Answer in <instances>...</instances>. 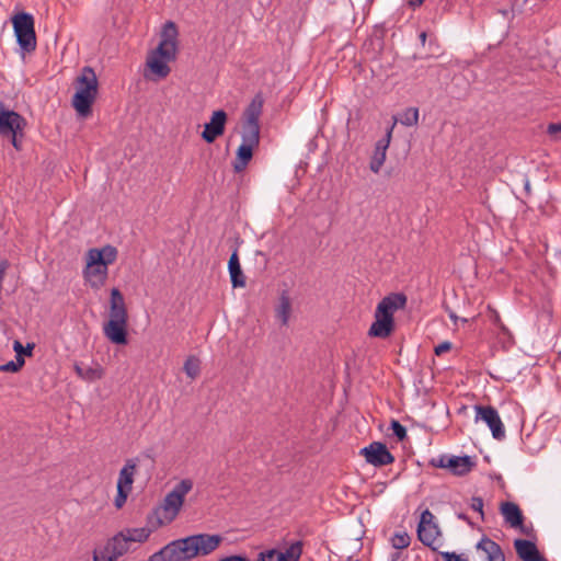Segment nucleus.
Listing matches in <instances>:
<instances>
[{
	"instance_id": "nucleus-1",
	"label": "nucleus",
	"mask_w": 561,
	"mask_h": 561,
	"mask_svg": "<svg viewBox=\"0 0 561 561\" xmlns=\"http://www.w3.org/2000/svg\"><path fill=\"white\" fill-rule=\"evenodd\" d=\"M224 537L219 534H196L172 540L159 551L151 554L148 561H191L198 556L214 552Z\"/></svg>"
},
{
	"instance_id": "nucleus-2",
	"label": "nucleus",
	"mask_w": 561,
	"mask_h": 561,
	"mask_svg": "<svg viewBox=\"0 0 561 561\" xmlns=\"http://www.w3.org/2000/svg\"><path fill=\"white\" fill-rule=\"evenodd\" d=\"M178 28L174 22L168 21L161 32V41L147 57V66L159 78L169 76L168 62L175 60L178 53Z\"/></svg>"
},
{
	"instance_id": "nucleus-3",
	"label": "nucleus",
	"mask_w": 561,
	"mask_h": 561,
	"mask_svg": "<svg viewBox=\"0 0 561 561\" xmlns=\"http://www.w3.org/2000/svg\"><path fill=\"white\" fill-rule=\"evenodd\" d=\"M117 257V249L105 245L102 249H90L87 255L85 280L94 289L101 288L107 278V265Z\"/></svg>"
},
{
	"instance_id": "nucleus-4",
	"label": "nucleus",
	"mask_w": 561,
	"mask_h": 561,
	"mask_svg": "<svg viewBox=\"0 0 561 561\" xmlns=\"http://www.w3.org/2000/svg\"><path fill=\"white\" fill-rule=\"evenodd\" d=\"M98 78L90 66L82 68L76 79V93L72 96V106L81 117H88L92 113V104L98 95Z\"/></svg>"
},
{
	"instance_id": "nucleus-5",
	"label": "nucleus",
	"mask_w": 561,
	"mask_h": 561,
	"mask_svg": "<svg viewBox=\"0 0 561 561\" xmlns=\"http://www.w3.org/2000/svg\"><path fill=\"white\" fill-rule=\"evenodd\" d=\"M12 24L20 47L26 53L35 50L36 34L33 15L26 12L18 13L12 18Z\"/></svg>"
},
{
	"instance_id": "nucleus-6",
	"label": "nucleus",
	"mask_w": 561,
	"mask_h": 561,
	"mask_svg": "<svg viewBox=\"0 0 561 561\" xmlns=\"http://www.w3.org/2000/svg\"><path fill=\"white\" fill-rule=\"evenodd\" d=\"M434 515L425 510L421 514L420 523L417 525V538L426 547L433 551H437L442 546L439 536V527L433 522Z\"/></svg>"
},
{
	"instance_id": "nucleus-7",
	"label": "nucleus",
	"mask_w": 561,
	"mask_h": 561,
	"mask_svg": "<svg viewBox=\"0 0 561 561\" xmlns=\"http://www.w3.org/2000/svg\"><path fill=\"white\" fill-rule=\"evenodd\" d=\"M476 422L483 421L492 432L493 438L502 440L505 438V428L495 408L491 405H474Z\"/></svg>"
},
{
	"instance_id": "nucleus-8",
	"label": "nucleus",
	"mask_w": 561,
	"mask_h": 561,
	"mask_svg": "<svg viewBox=\"0 0 561 561\" xmlns=\"http://www.w3.org/2000/svg\"><path fill=\"white\" fill-rule=\"evenodd\" d=\"M242 144L239 146L237 150V156L233 161V170L239 173L243 171L248 163L251 161L253 157V150L260 144V136L254 134H248L242 131Z\"/></svg>"
},
{
	"instance_id": "nucleus-9",
	"label": "nucleus",
	"mask_w": 561,
	"mask_h": 561,
	"mask_svg": "<svg viewBox=\"0 0 561 561\" xmlns=\"http://www.w3.org/2000/svg\"><path fill=\"white\" fill-rule=\"evenodd\" d=\"M25 126L26 119L0 101V136H10L15 131H23Z\"/></svg>"
},
{
	"instance_id": "nucleus-10",
	"label": "nucleus",
	"mask_w": 561,
	"mask_h": 561,
	"mask_svg": "<svg viewBox=\"0 0 561 561\" xmlns=\"http://www.w3.org/2000/svg\"><path fill=\"white\" fill-rule=\"evenodd\" d=\"M264 100L262 94H256L244 111L242 131L260 136V116L262 114Z\"/></svg>"
},
{
	"instance_id": "nucleus-11",
	"label": "nucleus",
	"mask_w": 561,
	"mask_h": 561,
	"mask_svg": "<svg viewBox=\"0 0 561 561\" xmlns=\"http://www.w3.org/2000/svg\"><path fill=\"white\" fill-rule=\"evenodd\" d=\"M407 305V296L401 293L390 294L377 305L375 318L393 321V313L403 309Z\"/></svg>"
},
{
	"instance_id": "nucleus-12",
	"label": "nucleus",
	"mask_w": 561,
	"mask_h": 561,
	"mask_svg": "<svg viewBox=\"0 0 561 561\" xmlns=\"http://www.w3.org/2000/svg\"><path fill=\"white\" fill-rule=\"evenodd\" d=\"M366 461L375 467H382L394 461V457L388 450L386 444L373 442L360 450Z\"/></svg>"
},
{
	"instance_id": "nucleus-13",
	"label": "nucleus",
	"mask_w": 561,
	"mask_h": 561,
	"mask_svg": "<svg viewBox=\"0 0 561 561\" xmlns=\"http://www.w3.org/2000/svg\"><path fill=\"white\" fill-rule=\"evenodd\" d=\"M398 119L393 117L392 125L387 129L386 135L379 139L374 149V153L371 156L370 162H369V169L374 173H379L381 167L383 165L387 157V150L389 148L391 138H392V131L397 124Z\"/></svg>"
},
{
	"instance_id": "nucleus-14",
	"label": "nucleus",
	"mask_w": 561,
	"mask_h": 561,
	"mask_svg": "<svg viewBox=\"0 0 561 561\" xmlns=\"http://www.w3.org/2000/svg\"><path fill=\"white\" fill-rule=\"evenodd\" d=\"M227 118V113L224 110L213 112L210 121L204 126L202 138L207 144H213L218 137L222 136Z\"/></svg>"
},
{
	"instance_id": "nucleus-15",
	"label": "nucleus",
	"mask_w": 561,
	"mask_h": 561,
	"mask_svg": "<svg viewBox=\"0 0 561 561\" xmlns=\"http://www.w3.org/2000/svg\"><path fill=\"white\" fill-rule=\"evenodd\" d=\"M302 553V542L291 543L284 552L276 549L260 552L259 561H298Z\"/></svg>"
},
{
	"instance_id": "nucleus-16",
	"label": "nucleus",
	"mask_w": 561,
	"mask_h": 561,
	"mask_svg": "<svg viewBox=\"0 0 561 561\" xmlns=\"http://www.w3.org/2000/svg\"><path fill=\"white\" fill-rule=\"evenodd\" d=\"M476 551L482 561H505L501 546L486 536L477 542Z\"/></svg>"
},
{
	"instance_id": "nucleus-17",
	"label": "nucleus",
	"mask_w": 561,
	"mask_h": 561,
	"mask_svg": "<svg viewBox=\"0 0 561 561\" xmlns=\"http://www.w3.org/2000/svg\"><path fill=\"white\" fill-rule=\"evenodd\" d=\"M514 548L518 558L522 561H547V559L539 552L535 542L527 539H515Z\"/></svg>"
},
{
	"instance_id": "nucleus-18",
	"label": "nucleus",
	"mask_w": 561,
	"mask_h": 561,
	"mask_svg": "<svg viewBox=\"0 0 561 561\" xmlns=\"http://www.w3.org/2000/svg\"><path fill=\"white\" fill-rule=\"evenodd\" d=\"M127 323L128 321L108 320L104 325L105 336L115 344L124 345L127 343Z\"/></svg>"
},
{
	"instance_id": "nucleus-19",
	"label": "nucleus",
	"mask_w": 561,
	"mask_h": 561,
	"mask_svg": "<svg viewBox=\"0 0 561 561\" xmlns=\"http://www.w3.org/2000/svg\"><path fill=\"white\" fill-rule=\"evenodd\" d=\"M110 320L128 321L125 299L118 288H113L111 290Z\"/></svg>"
},
{
	"instance_id": "nucleus-20",
	"label": "nucleus",
	"mask_w": 561,
	"mask_h": 561,
	"mask_svg": "<svg viewBox=\"0 0 561 561\" xmlns=\"http://www.w3.org/2000/svg\"><path fill=\"white\" fill-rule=\"evenodd\" d=\"M448 470L454 476L463 477L472 471L476 467V461L470 456H450L448 459Z\"/></svg>"
},
{
	"instance_id": "nucleus-21",
	"label": "nucleus",
	"mask_w": 561,
	"mask_h": 561,
	"mask_svg": "<svg viewBox=\"0 0 561 561\" xmlns=\"http://www.w3.org/2000/svg\"><path fill=\"white\" fill-rule=\"evenodd\" d=\"M501 513L511 527H522L524 522L523 513L519 506L513 502H504L501 504Z\"/></svg>"
},
{
	"instance_id": "nucleus-22",
	"label": "nucleus",
	"mask_w": 561,
	"mask_h": 561,
	"mask_svg": "<svg viewBox=\"0 0 561 561\" xmlns=\"http://www.w3.org/2000/svg\"><path fill=\"white\" fill-rule=\"evenodd\" d=\"M228 271L230 275V280L233 288L244 287L245 286V277L241 270V265L238 256V249H234L232 254L230 255L228 262Z\"/></svg>"
},
{
	"instance_id": "nucleus-23",
	"label": "nucleus",
	"mask_w": 561,
	"mask_h": 561,
	"mask_svg": "<svg viewBox=\"0 0 561 561\" xmlns=\"http://www.w3.org/2000/svg\"><path fill=\"white\" fill-rule=\"evenodd\" d=\"M136 467H137V463L134 459H128L126 461V463L119 471V476H118V480H117V489L131 491V485L134 482Z\"/></svg>"
},
{
	"instance_id": "nucleus-24",
	"label": "nucleus",
	"mask_w": 561,
	"mask_h": 561,
	"mask_svg": "<svg viewBox=\"0 0 561 561\" xmlns=\"http://www.w3.org/2000/svg\"><path fill=\"white\" fill-rule=\"evenodd\" d=\"M291 313V301L286 290H283L279 296L278 305L275 308V316L280 321L282 325H287Z\"/></svg>"
},
{
	"instance_id": "nucleus-25",
	"label": "nucleus",
	"mask_w": 561,
	"mask_h": 561,
	"mask_svg": "<svg viewBox=\"0 0 561 561\" xmlns=\"http://www.w3.org/2000/svg\"><path fill=\"white\" fill-rule=\"evenodd\" d=\"M129 545L125 533L121 531L106 543V547L112 551L113 557L118 559L129 550Z\"/></svg>"
},
{
	"instance_id": "nucleus-26",
	"label": "nucleus",
	"mask_w": 561,
	"mask_h": 561,
	"mask_svg": "<svg viewBox=\"0 0 561 561\" xmlns=\"http://www.w3.org/2000/svg\"><path fill=\"white\" fill-rule=\"evenodd\" d=\"M394 329V322L375 318V321L369 328L368 335L374 337L386 339Z\"/></svg>"
},
{
	"instance_id": "nucleus-27",
	"label": "nucleus",
	"mask_w": 561,
	"mask_h": 561,
	"mask_svg": "<svg viewBox=\"0 0 561 561\" xmlns=\"http://www.w3.org/2000/svg\"><path fill=\"white\" fill-rule=\"evenodd\" d=\"M76 374L85 381H95L103 377L104 373L101 366L83 367L81 364H75Z\"/></svg>"
},
{
	"instance_id": "nucleus-28",
	"label": "nucleus",
	"mask_w": 561,
	"mask_h": 561,
	"mask_svg": "<svg viewBox=\"0 0 561 561\" xmlns=\"http://www.w3.org/2000/svg\"><path fill=\"white\" fill-rule=\"evenodd\" d=\"M13 350L16 353L15 359L14 360H10V362H8V363H5L3 365H0V371H3V373H16V371H19L23 367L25 360H24V357L21 356V350H22L21 342L14 341Z\"/></svg>"
},
{
	"instance_id": "nucleus-29",
	"label": "nucleus",
	"mask_w": 561,
	"mask_h": 561,
	"mask_svg": "<svg viewBox=\"0 0 561 561\" xmlns=\"http://www.w3.org/2000/svg\"><path fill=\"white\" fill-rule=\"evenodd\" d=\"M183 502L184 501L175 495V493L169 492L167 494L163 503V511L169 515V520H172L178 515Z\"/></svg>"
},
{
	"instance_id": "nucleus-30",
	"label": "nucleus",
	"mask_w": 561,
	"mask_h": 561,
	"mask_svg": "<svg viewBox=\"0 0 561 561\" xmlns=\"http://www.w3.org/2000/svg\"><path fill=\"white\" fill-rule=\"evenodd\" d=\"M183 370L191 379H195L201 374V360L196 356H188L184 363Z\"/></svg>"
},
{
	"instance_id": "nucleus-31",
	"label": "nucleus",
	"mask_w": 561,
	"mask_h": 561,
	"mask_svg": "<svg viewBox=\"0 0 561 561\" xmlns=\"http://www.w3.org/2000/svg\"><path fill=\"white\" fill-rule=\"evenodd\" d=\"M400 123L404 126L411 127L417 125L419 122V108L408 107L400 115Z\"/></svg>"
},
{
	"instance_id": "nucleus-32",
	"label": "nucleus",
	"mask_w": 561,
	"mask_h": 561,
	"mask_svg": "<svg viewBox=\"0 0 561 561\" xmlns=\"http://www.w3.org/2000/svg\"><path fill=\"white\" fill-rule=\"evenodd\" d=\"M129 542H144L148 539L150 530L147 528H133L124 531Z\"/></svg>"
},
{
	"instance_id": "nucleus-33",
	"label": "nucleus",
	"mask_w": 561,
	"mask_h": 561,
	"mask_svg": "<svg viewBox=\"0 0 561 561\" xmlns=\"http://www.w3.org/2000/svg\"><path fill=\"white\" fill-rule=\"evenodd\" d=\"M390 541L394 549L401 550L410 546L411 537L407 531H397L393 534Z\"/></svg>"
},
{
	"instance_id": "nucleus-34",
	"label": "nucleus",
	"mask_w": 561,
	"mask_h": 561,
	"mask_svg": "<svg viewBox=\"0 0 561 561\" xmlns=\"http://www.w3.org/2000/svg\"><path fill=\"white\" fill-rule=\"evenodd\" d=\"M193 481L191 479L181 480L171 491L184 501L185 495L192 490Z\"/></svg>"
},
{
	"instance_id": "nucleus-35",
	"label": "nucleus",
	"mask_w": 561,
	"mask_h": 561,
	"mask_svg": "<svg viewBox=\"0 0 561 561\" xmlns=\"http://www.w3.org/2000/svg\"><path fill=\"white\" fill-rule=\"evenodd\" d=\"M117 558L113 557L112 551L105 546L101 550H94L93 561H115Z\"/></svg>"
},
{
	"instance_id": "nucleus-36",
	"label": "nucleus",
	"mask_w": 561,
	"mask_h": 561,
	"mask_svg": "<svg viewBox=\"0 0 561 561\" xmlns=\"http://www.w3.org/2000/svg\"><path fill=\"white\" fill-rule=\"evenodd\" d=\"M390 427L398 440L402 442L407 437V428L399 421L392 420Z\"/></svg>"
},
{
	"instance_id": "nucleus-37",
	"label": "nucleus",
	"mask_w": 561,
	"mask_h": 561,
	"mask_svg": "<svg viewBox=\"0 0 561 561\" xmlns=\"http://www.w3.org/2000/svg\"><path fill=\"white\" fill-rule=\"evenodd\" d=\"M448 459H450V456L440 455L437 458H432L430 465L435 468L448 469Z\"/></svg>"
},
{
	"instance_id": "nucleus-38",
	"label": "nucleus",
	"mask_w": 561,
	"mask_h": 561,
	"mask_svg": "<svg viewBox=\"0 0 561 561\" xmlns=\"http://www.w3.org/2000/svg\"><path fill=\"white\" fill-rule=\"evenodd\" d=\"M129 493L130 491L117 489V494L114 500V504L117 508L123 507V505L126 503Z\"/></svg>"
},
{
	"instance_id": "nucleus-39",
	"label": "nucleus",
	"mask_w": 561,
	"mask_h": 561,
	"mask_svg": "<svg viewBox=\"0 0 561 561\" xmlns=\"http://www.w3.org/2000/svg\"><path fill=\"white\" fill-rule=\"evenodd\" d=\"M470 507L480 514L481 519L484 518V512H483V500L480 496H473L471 499Z\"/></svg>"
},
{
	"instance_id": "nucleus-40",
	"label": "nucleus",
	"mask_w": 561,
	"mask_h": 561,
	"mask_svg": "<svg viewBox=\"0 0 561 561\" xmlns=\"http://www.w3.org/2000/svg\"><path fill=\"white\" fill-rule=\"evenodd\" d=\"M547 134L554 140H558L559 134H561V123L549 124L547 127Z\"/></svg>"
},
{
	"instance_id": "nucleus-41",
	"label": "nucleus",
	"mask_w": 561,
	"mask_h": 561,
	"mask_svg": "<svg viewBox=\"0 0 561 561\" xmlns=\"http://www.w3.org/2000/svg\"><path fill=\"white\" fill-rule=\"evenodd\" d=\"M439 554L445 561H469L456 552H440Z\"/></svg>"
},
{
	"instance_id": "nucleus-42",
	"label": "nucleus",
	"mask_w": 561,
	"mask_h": 561,
	"mask_svg": "<svg viewBox=\"0 0 561 561\" xmlns=\"http://www.w3.org/2000/svg\"><path fill=\"white\" fill-rule=\"evenodd\" d=\"M23 136V131H15L14 134H10L11 144L16 150H21V140L20 138Z\"/></svg>"
},
{
	"instance_id": "nucleus-43",
	"label": "nucleus",
	"mask_w": 561,
	"mask_h": 561,
	"mask_svg": "<svg viewBox=\"0 0 561 561\" xmlns=\"http://www.w3.org/2000/svg\"><path fill=\"white\" fill-rule=\"evenodd\" d=\"M450 348H451V343L445 341V342L438 344L437 346H435L434 352L437 356H439V355L444 354L445 352H448Z\"/></svg>"
},
{
	"instance_id": "nucleus-44",
	"label": "nucleus",
	"mask_w": 561,
	"mask_h": 561,
	"mask_svg": "<svg viewBox=\"0 0 561 561\" xmlns=\"http://www.w3.org/2000/svg\"><path fill=\"white\" fill-rule=\"evenodd\" d=\"M218 561H250L247 557L240 554H232L228 557H224Z\"/></svg>"
},
{
	"instance_id": "nucleus-45",
	"label": "nucleus",
	"mask_w": 561,
	"mask_h": 561,
	"mask_svg": "<svg viewBox=\"0 0 561 561\" xmlns=\"http://www.w3.org/2000/svg\"><path fill=\"white\" fill-rule=\"evenodd\" d=\"M34 346H35V345H34L33 343H27L25 347L22 345L21 356H22V357H23V355L31 356V355H32V351H33Z\"/></svg>"
},
{
	"instance_id": "nucleus-46",
	"label": "nucleus",
	"mask_w": 561,
	"mask_h": 561,
	"mask_svg": "<svg viewBox=\"0 0 561 561\" xmlns=\"http://www.w3.org/2000/svg\"><path fill=\"white\" fill-rule=\"evenodd\" d=\"M424 0H409V5L412 8H416L422 5Z\"/></svg>"
},
{
	"instance_id": "nucleus-47",
	"label": "nucleus",
	"mask_w": 561,
	"mask_h": 561,
	"mask_svg": "<svg viewBox=\"0 0 561 561\" xmlns=\"http://www.w3.org/2000/svg\"><path fill=\"white\" fill-rule=\"evenodd\" d=\"M457 518L460 519V520H463V522H466L468 524H471L469 517L465 513H458L457 514Z\"/></svg>"
},
{
	"instance_id": "nucleus-48",
	"label": "nucleus",
	"mask_w": 561,
	"mask_h": 561,
	"mask_svg": "<svg viewBox=\"0 0 561 561\" xmlns=\"http://www.w3.org/2000/svg\"><path fill=\"white\" fill-rule=\"evenodd\" d=\"M449 318L456 323L458 320V317L454 312H449Z\"/></svg>"
},
{
	"instance_id": "nucleus-49",
	"label": "nucleus",
	"mask_w": 561,
	"mask_h": 561,
	"mask_svg": "<svg viewBox=\"0 0 561 561\" xmlns=\"http://www.w3.org/2000/svg\"><path fill=\"white\" fill-rule=\"evenodd\" d=\"M400 554L399 552H394L391 554V561H397L399 559Z\"/></svg>"
},
{
	"instance_id": "nucleus-50",
	"label": "nucleus",
	"mask_w": 561,
	"mask_h": 561,
	"mask_svg": "<svg viewBox=\"0 0 561 561\" xmlns=\"http://www.w3.org/2000/svg\"><path fill=\"white\" fill-rule=\"evenodd\" d=\"M420 39H421V42H422L423 44L425 43V39H426V33H425V32H422V33L420 34Z\"/></svg>"
},
{
	"instance_id": "nucleus-51",
	"label": "nucleus",
	"mask_w": 561,
	"mask_h": 561,
	"mask_svg": "<svg viewBox=\"0 0 561 561\" xmlns=\"http://www.w3.org/2000/svg\"><path fill=\"white\" fill-rule=\"evenodd\" d=\"M347 561H354V560L352 559V557H350V558L347 559ZM355 561H357V560H355Z\"/></svg>"
}]
</instances>
